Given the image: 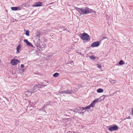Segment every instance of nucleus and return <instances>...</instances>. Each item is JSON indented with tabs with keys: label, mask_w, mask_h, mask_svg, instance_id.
Masks as SVG:
<instances>
[{
	"label": "nucleus",
	"mask_w": 133,
	"mask_h": 133,
	"mask_svg": "<svg viewBox=\"0 0 133 133\" xmlns=\"http://www.w3.org/2000/svg\"><path fill=\"white\" fill-rule=\"evenodd\" d=\"M103 96L104 97V98H105V97H107L109 96L108 95H103Z\"/></svg>",
	"instance_id": "30"
},
{
	"label": "nucleus",
	"mask_w": 133,
	"mask_h": 133,
	"mask_svg": "<svg viewBox=\"0 0 133 133\" xmlns=\"http://www.w3.org/2000/svg\"><path fill=\"white\" fill-rule=\"evenodd\" d=\"M36 37L37 38H38V39L40 40L39 38L40 37V36L41 35L40 32L39 31H37L35 34Z\"/></svg>",
	"instance_id": "11"
},
{
	"label": "nucleus",
	"mask_w": 133,
	"mask_h": 133,
	"mask_svg": "<svg viewBox=\"0 0 133 133\" xmlns=\"http://www.w3.org/2000/svg\"><path fill=\"white\" fill-rule=\"evenodd\" d=\"M11 9L13 10H20V8L19 7H11Z\"/></svg>",
	"instance_id": "15"
},
{
	"label": "nucleus",
	"mask_w": 133,
	"mask_h": 133,
	"mask_svg": "<svg viewBox=\"0 0 133 133\" xmlns=\"http://www.w3.org/2000/svg\"><path fill=\"white\" fill-rule=\"evenodd\" d=\"M25 34L27 36H29V30H27L26 31Z\"/></svg>",
	"instance_id": "25"
},
{
	"label": "nucleus",
	"mask_w": 133,
	"mask_h": 133,
	"mask_svg": "<svg viewBox=\"0 0 133 133\" xmlns=\"http://www.w3.org/2000/svg\"><path fill=\"white\" fill-rule=\"evenodd\" d=\"M99 100L100 101H102L105 98H104V97L103 96V95L100 97V98H99Z\"/></svg>",
	"instance_id": "21"
},
{
	"label": "nucleus",
	"mask_w": 133,
	"mask_h": 133,
	"mask_svg": "<svg viewBox=\"0 0 133 133\" xmlns=\"http://www.w3.org/2000/svg\"><path fill=\"white\" fill-rule=\"evenodd\" d=\"M119 64L120 65H122L124 64V63L123 60H121L119 62Z\"/></svg>",
	"instance_id": "24"
},
{
	"label": "nucleus",
	"mask_w": 133,
	"mask_h": 133,
	"mask_svg": "<svg viewBox=\"0 0 133 133\" xmlns=\"http://www.w3.org/2000/svg\"><path fill=\"white\" fill-rule=\"evenodd\" d=\"M99 44V43L98 42H95L92 44L91 46L92 47H94L98 46Z\"/></svg>",
	"instance_id": "5"
},
{
	"label": "nucleus",
	"mask_w": 133,
	"mask_h": 133,
	"mask_svg": "<svg viewBox=\"0 0 133 133\" xmlns=\"http://www.w3.org/2000/svg\"><path fill=\"white\" fill-rule=\"evenodd\" d=\"M128 119H130V116H129L128 118Z\"/></svg>",
	"instance_id": "35"
},
{
	"label": "nucleus",
	"mask_w": 133,
	"mask_h": 133,
	"mask_svg": "<svg viewBox=\"0 0 133 133\" xmlns=\"http://www.w3.org/2000/svg\"><path fill=\"white\" fill-rule=\"evenodd\" d=\"M100 101L99 99V98L94 100L91 103L93 106H94L96 103Z\"/></svg>",
	"instance_id": "8"
},
{
	"label": "nucleus",
	"mask_w": 133,
	"mask_h": 133,
	"mask_svg": "<svg viewBox=\"0 0 133 133\" xmlns=\"http://www.w3.org/2000/svg\"><path fill=\"white\" fill-rule=\"evenodd\" d=\"M19 62V61L17 59H13L11 60L10 63L12 65H15L17 64L18 62Z\"/></svg>",
	"instance_id": "3"
},
{
	"label": "nucleus",
	"mask_w": 133,
	"mask_h": 133,
	"mask_svg": "<svg viewBox=\"0 0 133 133\" xmlns=\"http://www.w3.org/2000/svg\"><path fill=\"white\" fill-rule=\"evenodd\" d=\"M42 4V2H36L33 5V6L34 7H37V6H41Z\"/></svg>",
	"instance_id": "6"
},
{
	"label": "nucleus",
	"mask_w": 133,
	"mask_h": 133,
	"mask_svg": "<svg viewBox=\"0 0 133 133\" xmlns=\"http://www.w3.org/2000/svg\"><path fill=\"white\" fill-rule=\"evenodd\" d=\"M105 38V37H103V39H104V38Z\"/></svg>",
	"instance_id": "39"
},
{
	"label": "nucleus",
	"mask_w": 133,
	"mask_h": 133,
	"mask_svg": "<svg viewBox=\"0 0 133 133\" xmlns=\"http://www.w3.org/2000/svg\"><path fill=\"white\" fill-rule=\"evenodd\" d=\"M132 114H133V108L132 109Z\"/></svg>",
	"instance_id": "36"
},
{
	"label": "nucleus",
	"mask_w": 133,
	"mask_h": 133,
	"mask_svg": "<svg viewBox=\"0 0 133 133\" xmlns=\"http://www.w3.org/2000/svg\"><path fill=\"white\" fill-rule=\"evenodd\" d=\"M47 106L46 105H45V104H44L43 107L42 108H43V111H44V112H45L46 113H47V112L45 110V109L44 108L45 106Z\"/></svg>",
	"instance_id": "28"
},
{
	"label": "nucleus",
	"mask_w": 133,
	"mask_h": 133,
	"mask_svg": "<svg viewBox=\"0 0 133 133\" xmlns=\"http://www.w3.org/2000/svg\"><path fill=\"white\" fill-rule=\"evenodd\" d=\"M118 129V127L117 125H115L112 127H110L108 130H109L112 131L117 130Z\"/></svg>",
	"instance_id": "4"
},
{
	"label": "nucleus",
	"mask_w": 133,
	"mask_h": 133,
	"mask_svg": "<svg viewBox=\"0 0 133 133\" xmlns=\"http://www.w3.org/2000/svg\"><path fill=\"white\" fill-rule=\"evenodd\" d=\"M22 71H23V72H24V69H23Z\"/></svg>",
	"instance_id": "37"
},
{
	"label": "nucleus",
	"mask_w": 133,
	"mask_h": 133,
	"mask_svg": "<svg viewBox=\"0 0 133 133\" xmlns=\"http://www.w3.org/2000/svg\"><path fill=\"white\" fill-rule=\"evenodd\" d=\"M74 91H73L72 90H66V94H72L74 93Z\"/></svg>",
	"instance_id": "12"
},
{
	"label": "nucleus",
	"mask_w": 133,
	"mask_h": 133,
	"mask_svg": "<svg viewBox=\"0 0 133 133\" xmlns=\"http://www.w3.org/2000/svg\"><path fill=\"white\" fill-rule=\"evenodd\" d=\"M32 92H31V91H27L25 92L24 94L27 96H29L31 95Z\"/></svg>",
	"instance_id": "10"
},
{
	"label": "nucleus",
	"mask_w": 133,
	"mask_h": 133,
	"mask_svg": "<svg viewBox=\"0 0 133 133\" xmlns=\"http://www.w3.org/2000/svg\"><path fill=\"white\" fill-rule=\"evenodd\" d=\"M110 82L112 84H114L116 83L117 81L116 80H111Z\"/></svg>",
	"instance_id": "19"
},
{
	"label": "nucleus",
	"mask_w": 133,
	"mask_h": 133,
	"mask_svg": "<svg viewBox=\"0 0 133 133\" xmlns=\"http://www.w3.org/2000/svg\"><path fill=\"white\" fill-rule=\"evenodd\" d=\"M21 45L20 44L18 45L17 48V53H19L20 52L19 50H21Z\"/></svg>",
	"instance_id": "14"
},
{
	"label": "nucleus",
	"mask_w": 133,
	"mask_h": 133,
	"mask_svg": "<svg viewBox=\"0 0 133 133\" xmlns=\"http://www.w3.org/2000/svg\"><path fill=\"white\" fill-rule=\"evenodd\" d=\"M76 10L81 15L87 14L93 12V10L88 8H77Z\"/></svg>",
	"instance_id": "1"
},
{
	"label": "nucleus",
	"mask_w": 133,
	"mask_h": 133,
	"mask_svg": "<svg viewBox=\"0 0 133 133\" xmlns=\"http://www.w3.org/2000/svg\"><path fill=\"white\" fill-rule=\"evenodd\" d=\"M66 92H66V90L64 91H61L59 93V94H65V93H66Z\"/></svg>",
	"instance_id": "20"
},
{
	"label": "nucleus",
	"mask_w": 133,
	"mask_h": 133,
	"mask_svg": "<svg viewBox=\"0 0 133 133\" xmlns=\"http://www.w3.org/2000/svg\"><path fill=\"white\" fill-rule=\"evenodd\" d=\"M38 88L37 86V85H35L32 88V92H34L36 91L37 89Z\"/></svg>",
	"instance_id": "16"
},
{
	"label": "nucleus",
	"mask_w": 133,
	"mask_h": 133,
	"mask_svg": "<svg viewBox=\"0 0 133 133\" xmlns=\"http://www.w3.org/2000/svg\"><path fill=\"white\" fill-rule=\"evenodd\" d=\"M81 38L83 40L85 41L88 40L90 39L89 36L86 33L81 34Z\"/></svg>",
	"instance_id": "2"
},
{
	"label": "nucleus",
	"mask_w": 133,
	"mask_h": 133,
	"mask_svg": "<svg viewBox=\"0 0 133 133\" xmlns=\"http://www.w3.org/2000/svg\"><path fill=\"white\" fill-rule=\"evenodd\" d=\"M103 89L99 88L97 90V92L98 93H101L103 92Z\"/></svg>",
	"instance_id": "18"
},
{
	"label": "nucleus",
	"mask_w": 133,
	"mask_h": 133,
	"mask_svg": "<svg viewBox=\"0 0 133 133\" xmlns=\"http://www.w3.org/2000/svg\"><path fill=\"white\" fill-rule=\"evenodd\" d=\"M74 112H78L80 113H81V111H79V110L78 108L77 109H75L74 110Z\"/></svg>",
	"instance_id": "17"
},
{
	"label": "nucleus",
	"mask_w": 133,
	"mask_h": 133,
	"mask_svg": "<svg viewBox=\"0 0 133 133\" xmlns=\"http://www.w3.org/2000/svg\"><path fill=\"white\" fill-rule=\"evenodd\" d=\"M78 108V109L79 111H81V112L84 110L83 109V107H81Z\"/></svg>",
	"instance_id": "27"
},
{
	"label": "nucleus",
	"mask_w": 133,
	"mask_h": 133,
	"mask_svg": "<svg viewBox=\"0 0 133 133\" xmlns=\"http://www.w3.org/2000/svg\"><path fill=\"white\" fill-rule=\"evenodd\" d=\"M37 85V88H42V86H43V87H44L45 86H47V85H43V83H41L40 84H38V85Z\"/></svg>",
	"instance_id": "9"
},
{
	"label": "nucleus",
	"mask_w": 133,
	"mask_h": 133,
	"mask_svg": "<svg viewBox=\"0 0 133 133\" xmlns=\"http://www.w3.org/2000/svg\"><path fill=\"white\" fill-rule=\"evenodd\" d=\"M43 108H42L41 109H38V110H39V111H43Z\"/></svg>",
	"instance_id": "32"
},
{
	"label": "nucleus",
	"mask_w": 133,
	"mask_h": 133,
	"mask_svg": "<svg viewBox=\"0 0 133 133\" xmlns=\"http://www.w3.org/2000/svg\"><path fill=\"white\" fill-rule=\"evenodd\" d=\"M105 38V37H103V39H104V38Z\"/></svg>",
	"instance_id": "38"
},
{
	"label": "nucleus",
	"mask_w": 133,
	"mask_h": 133,
	"mask_svg": "<svg viewBox=\"0 0 133 133\" xmlns=\"http://www.w3.org/2000/svg\"><path fill=\"white\" fill-rule=\"evenodd\" d=\"M45 82H46V83H48V81H45Z\"/></svg>",
	"instance_id": "34"
},
{
	"label": "nucleus",
	"mask_w": 133,
	"mask_h": 133,
	"mask_svg": "<svg viewBox=\"0 0 133 133\" xmlns=\"http://www.w3.org/2000/svg\"><path fill=\"white\" fill-rule=\"evenodd\" d=\"M24 42L26 43L27 45L31 46L32 47H33L32 44L30 42H29V41L27 39H24Z\"/></svg>",
	"instance_id": "7"
},
{
	"label": "nucleus",
	"mask_w": 133,
	"mask_h": 133,
	"mask_svg": "<svg viewBox=\"0 0 133 133\" xmlns=\"http://www.w3.org/2000/svg\"><path fill=\"white\" fill-rule=\"evenodd\" d=\"M90 58L91 59H93V60H95V59L96 58V57H94L93 56H90Z\"/></svg>",
	"instance_id": "26"
},
{
	"label": "nucleus",
	"mask_w": 133,
	"mask_h": 133,
	"mask_svg": "<svg viewBox=\"0 0 133 133\" xmlns=\"http://www.w3.org/2000/svg\"><path fill=\"white\" fill-rule=\"evenodd\" d=\"M51 103V101H49L45 104V105H46L47 106L48 105H50Z\"/></svg>",
	"instance_id": "22"
},
{
	"label": "nucleus",
	"mask_w": 133,
	"mask_h": 133,
	"mask_svg": "<svg viewBox=\"0 0 133 133\" xmlns=\"http://www.w3.org/2000/svg\"><path fill=\"white\" fill-rule=\"evenodd\" d=\"M24 65L23 64H21V68H24Z\"/></svg>",
	"instance_id": "31"
},
{
	"label": "nucleus",
	"mask_w": 133,
	"mask_h": 133,
	"mask_svg": "<svg viewBox=\"0 0 133 133\" xmlns=\"http://www.w3.org/2000/svg\"><path fill=\"white\" fill-rule=\"evenodd\" d=\"M59 74L58 73H55L53 75V76L55 77H58Z\"/></svg>",
	"instance_id": "23"
},
{
	"label": "nucleus",
	"mask_w": 133,
	"mask_h": 133,
	"mask_svg": "<svg viewBox=\"0 0 133 133\" xmlns=\"http://www.w3.org/2000/svg\"><path fill=\"white\" fill-rule=\"evenodd\" d=\"M98 67L99 68H101L102 66L101 65L98 64Z\"/></svg>",
	"instance_id": "29"
},
{
	"label": "nucleus",
	"mask_w": 133,
	"mask_h": 133,
	"mask_svg": "<svg viewBox=\"0 0 133 133\" xmlns=\"http://www.w3.org/2000/svg\"><path fill=\"white\" fill-rule=\"evenodd\" d=\"M54 2H52V3H50L49 4V5H51V4H54Z\"/></svg>",
	"instance_id": "33"
},
{
	"label": "nucleus",
	"mask_w": 133,
	"mask_h": 133,
	"mask_svg": "<svg viewBox=\"0 0 133 133\" xmlns=\"http://www.w3.org/2000/svg\"><path fill=\"white\" fill-rule=\"evenodd\" d=\"M94 107V106H93V105H92V104L91 103L90 105H89L86 107H83V109L84 110H86L87 109H90V108L91 107Z\"/></svg>",
	"instance_id": "13"
}]
</instances>
